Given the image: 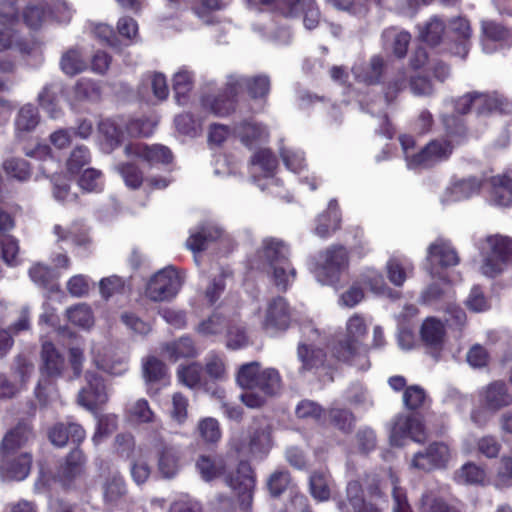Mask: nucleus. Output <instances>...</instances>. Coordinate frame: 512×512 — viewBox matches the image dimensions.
I'll return each mask as SVG.
<instances>
[{
  "mask_svg": "<svg viewBox=\"0 0 512 512\" xmlns=\"http://www.w3.org/2000/svg\"><path fill=\"white\" fill-rule=\"evenodd\" d=\"M366 334L367 325L364 318L359 314H354L346 323L344 339L339 340L333 346V356L359 370H367L370 367V361L367 357V347L363 343Z\"/></svg>",
  "mask_w": 512,
  "mask_h": 512,
  "instance_id": "f257e3e1",
  "label": "nucleus"
},
{
  "mask_svg": "<svg viewBox=\"0 0 512 512\" xmlns=\"http://www.w3.org/2000/svg\"><path fill=\"white\" fill-rule=\"evenodd\" d=\"M477 247L483 257L480 271L486 277H496L512 263V238L508 236L488 235Z\"/></svg>",
  "mask_w": 512,
  "mask_h": 512,
  "instance_id": "f03ea898",
  "label": "nucleus"
},
{
  "mask_svg": "<svg viewBox=\"0 0 512 512\" xmlns=\"http://www.w3.org/2000/svg\"><path fill=\"white\" fill-rule=\"evenodd\" d=\"M183 282L180 272L173 266H167L150 278L145 295L154 302L169 301L178 294Z\"/></svg>",
  "mask_w": 512,
  "mask_h": 512,
  "instance_id": "7ed1b4c3",
  "label": "nucleus"
},
{
  "mask_svg": "<svg viewBox=\"0 0 512 512\" xmlns=\"http://www.w3.org/2000/svg\"><path fill=\"white\" fill-rule=\"evenodd\" d=\"M348 267V253L342 246H332L321 255L314 274L318 282L324 285H335L341 274Z\"/></svg>",
  "mask_w": 512,
  "mask_h": 512,
  "instance_id": "20e7f679",
  "label": "nucleus"
},
{
  "mask_svg": "<svg viewBox=\"0 0 512 512\" xmlns=\"http://www.w3.org/2000/svg\"><path fill=\"white\" fill-rule=\"evenodd\" d=\"M66 367L65 358L51 342H44L41 349L40 371L42 376L36 388V395L39 399L45 396V390L50 385V379H57L62 376Z\"/></svg>",
  "mask_w": 512,
  "mask_h": 512,
  "instance_id": "39448f33",
  "label": "nucleus"
},
{
  "mask_svg": "<svg viewBox=\"0 0 512 512\" xmlns=\"http://www.w3.org/2000/svg\"><path fill=\"white\" fill-rule=\"evenodd\" d=\"M426 269L432 276H440L442 271L459 264L460 257L451 242L437 238L427 248Z\"/></svg>",
  "mask_w": 512,
  "mask_h": 512,
  "instance_id": "423d86ee",
  "label": "nucleus"
},
{
  "mask_svg": "<svg viewBox=\"0 0 512 512\" xmlns=\"http://www.w3.org/2000/svg\"><path fill=\"white\" fill-rule=\"evenodd\" d=\"M92 362L104 373L121 376L128 370V356L112 346L94 344L91 348Z\"/></svg>",
  "mask_w": 512,
  "mask_h": 512,
  "instance_id": "0eeeda50",
  "label": "nucleus"
},
{
  "mask_svg": "<svg viewBox=\"0 0 512 512\" xmlns=\"http://www.w3.org/2000/svg\"><path fill=\"white\" fill-rule=\"evenodd\" d=\"M292 310L284 297L272 298L266 306L262 327L269 333L285 331L290 326Z\"/></svg>",
  "mask_w": 512,
  "mask_h": 512,
  "instance_id": "6e6552de",
  "label": "nucleus"
},
{
  "mask_svg": "<svg viewBox=\"0 0 512 512\" xmlns=\"http://www.w3.org/2000/svg\"><path fill=\"white\" fill-rule=\"evenodd\" d=\"M407 438L419 443L426 439L424 424L416 415H399L395 419L390 434L391 443L402 446Z\"/></svg>",
  "mask_w": 512,
  "mask_h": 512,
  "instance_id": "1a4fd4ad",
  "label": "nucleus"
},
{
  "mask_svg": "<svg viewBox=\"0 0 512 512\" xmlns=\"http://www.w3.org/2000/svg\"><path fill=\"white\" fill-rule=\"evenodd\" d=\"M262 2L273 4L286 17H294L300 11H304V25L309 30L319 23V10L312 0H262Z\"/></svg>",
  "mask_w": 512,
  "mask_h": 512,
  "instance_id": "9d476101",
  "label": "nucleus"
},
{
  "mask_svg": "<svg viewBox=\"0 0 512 512\" xmlns=\"http://www.w3.org/2000/svg\"><path fill=\"white\" fill-rule=\"evenodd\" d=\"M86 385L78 393L77 402L82 407L93 410L108 401V392L101 376L92 371L85 373Z\"/></svg>",
  "mask_w": 512,
  "mask_h": 512,
  "instance_id": "9b49d317",
  "label": "nucleus"
},
{
  "mask_svg": "<svg viewBox=\"0 0 512 512\" xmlns=\"http://www.w3.org/2000/svg\"><path fill=\"white\" fill-rule=\"evenodd\" d=\"M452 146L444 140H432L409 160L410 169L429 168L448 159Z\"/></svg>",
  "mask_w": 512,
  "mask_h": 512,
  "instance_id": "f8f14e48",
  "label": "nucleus"
},
{
  "mask_svg": "<svg viewBox=\"0 0 512 512\" xmlns=\"http://www.w3.org/2000/svg\"><path fill=\"white\" fill-rule=\"evenodd\" d=\"M450 456V449L445 443L434 442L424 451L413 456L411 466L423 471L443 468L448 463Z\"/></svg>",
  "mask_w": 512,
  "mask_h": 512,
  "instance_id": "ddd939ff",
  "label": "nucleus"
},
{
  "mask_svg": "<svg viewBox=\"0 0 512 512\" xmlns=\"http://www.w3.org/2000/svg\"><path fill=\"white\" fill-rule=\"evenodd\" d=\"M231 487L238 492L240 512H252L255 477L248 463H240L237 476L231 479Z\"/></svg>",
  "mask_w": 512,
  "mask_h": 512,
  "instance_id": "4468645a",
  "label": "nucleus"
},
{
  "mask_svg": "<svg viewBox=\"0 0 512 512\" xmlns=\"http://www.w3.org/2000/svg\"><path fill=\"white\" fill-rule=\"evenodd\" d=\"M1 457L0 478L3 481H22L29 475L32 465L30 453H7L1 454Z\"/></svg>",
  "mask_w": 512,
  "mask_h": 512,
  "instance_id": "2eb2a0df",
  "label": "nucleus"
},
{
  "mask_svg": "<svg viewBox=\"0 0 512 512\" xmlns=\"http://www.w3.org/2000/svg\"><path fill=\"white\" fill-rule=\"evenodd\" d=\"M479 403L485 409L495 414L512 404V394L503 381H494L479 391Z\"/></svg>",
  "mask_w": 512,
  "mask_h": 512,
  "instance_id": "dca6fc26",
  "label": "nucleus"
},
{
  "mask_svg": "<svg viewBox=\"0 0 512 512\" xmlns=\"http://www.w3.org/2000/svg\"><path fill=\"white\" fill-rule=\"evenodd\" d=\"M482 47L486 53H492L497 47L512 45V29L493 20L481 21Z\"/></svg>",
  "mask_w": 512,
  "mask_h": 512,
  "instance_id": "f3484780",
  "label": "nucleus"
},
{
  "mask_svg": "<svg viewBox=\"0 0 512 512\" xmlns=\"http://www.w3.org/2000/svg\"><path fill=\"white\" fill-rule=\"evenodd\" d=\"M124 153L129 158H139L150 165L170 163L173 156L169 148L163 145H146L141 142L129 143L124 147Z\"/></svg>",
  "mask_w": 512,
  "mask_h": 512,
  "instance_id": "a211bd4d",
  "label": "nucleus"
},
{
  "mask_svg": "<svg viewBox=\"0 0 512 512\" xmlns=\"http://www.w3.org/2000/svg\"><path fill=\"white\" fill-rule=\"evenodd\" d=\"M272 447L271 431L264 417L253 419L248 430V450L251 454L264 457Z\"/></svg>",
  "mask_w": 512,
  "mask_h": 512,
  "instance_id": "6ab92c4d",
  "label": "nucleus"
},
{
  "mask_svg": "<svg viewBox=\"0 0 512 512\" xmlns=\"http://www.w3.org/2000/svg\"><path fill=\"white\" fill-rule=\"evenodd\" d=\"M489 201L496 206L512 205V173L505 172L492 176L486 181Z\"/></svg>",
  "mask_w": 512,
  "mask_h": 512,
  "instance_id": "aec40b11",
  "label": "nucleus"
},
{
  "mask_svg": "<svg viewBox=\"0 0 512 512\" xmlns=\"http://www.w3.org/2000/svg\"><path fill=\"white\" fill-rule=\"evenodd\" d=\"M445 335L444 323L435 317L426 318L420 327L421 341L435 358L443 348Z\"/></svg>",
  "mask_w": 512,
  "mask_h": 512,
  "instance_id": "412c9836",
  "label": "nucleus"
},
{
  "mask_svg": "<svg viewBox=\"0 0 512 512\" xmlns=\"http://www.w3.org/2000/svg\"><path fill=\"white\" fill-rule=\"evenodd\" d=\"M33 439L32 426L26 421H20L4 434L0 443V454L15 453Z\"/></svg>",
  "mask_w": 512,
  "mask_h": 512,
  "instance_id": "4be33fe9",
  "label": "nucleus"
},
{
  "mask_svg": "<svg viewBox=\"0 0 512 512\" xmlns=\"http://www.w3.org/2000/svg\"><path fill=\"white\" fill-rule=\"evenodd\" d=\"M157 471L163 479H173L180 470V453L178 449L163 441L156 447Z\"/></svg>",
  "mask_w": 512,
  "mask_h": 512,
  "instance_id": "5701e85b",
  "label": "nucleus"
},
{
  "mask_svg": "<svg viewBox=\"0 0 512 512\" xmlns=\"http://www.w3.org/2000/svg\"><path fill=\"white\" fill-rule=\"evenodd\" d=\"M244 86L253 98L265 97L270 90V80L268 76L265 75H259L253 78L234 75L229 76L228 87L231 89L232 93L238 94Z\"/></svg>",
  "mask_w": 512,
  "mask_h": 512,
  "instance_id": "b1692460",
  "label": "nucleus"
},
{
  "mask_svg": "<svg viewBox=\"0 0 512 512\" xmlns=\"http://www.w3.org/2000/svg\"><path fill=\"white\" fill-rule=\"evenodd\" d=\"M51 443L58 447H63L69 440L73 443H80L85 438V430L77 423H57L48 433Z\"/></svg>",
  "mask_w": 512,
  "mask_h": 512,
  "instance_id": "393cba45",
  "label": "nucleus"
},
{
  "mask_svg": "<svg viewBox=\"0 0 512 512\" xmlns=\"http://www.w3.org/2000/svg\"><path fill=\"white\" fill-rule=\"evenodd\" d=\"M221 235L222 230L218 226L211 223L203 224L196 231L191 232L186 241V247L193 253L201 252Z\"/></svg>",
  "mask_w": 512,
  "mask_h": 512,
  "instance_id": "a878e982",
  "label": "nucleus"
},
{
  "mask_svg": "<svg viewBox=\"0 0 512 512\" xmlns=\"http://www.w3.org/2000/svg\"><path fill=\"white\" fill-rule=\"evenodd\" d=\"M370 503L364 499L362 486L357 481H351L346 488L345 496L337 502L341 512H362Z\"/></svg>",
  "mask_w": 512,
  "mask_h": 512,
  "instance_id": "bb28decb",
  "label": "nucleus"
},
{
  "mask_svg": "<svg viewBox=\"0 0 512 512\" xmlns=\"http://www.w3.org/2000/svg\"><path fill=\"white\" fill-rule=\"evenodd\" d=\"M234 133L248 147L265 142L269 137V132L265 126L248 121L237 124L234 127Z\"/></svg>",
  "mask_w": 512,
  "mask_h": 512,
  "instance_id": "cd10ccee",
  "label": "nucleus"
},
{
  "mask_svg": "<svg viewBox=\"0 0 512 512\" xmlns=\"http://www.w3.org/2000/svg\"><path fill=\"white\" fill-rule=\"evenodd\" d=\"M162 353L169 360L176 362L181 358L196 357L198 350L189 336H182L175 341L165 343L162 346Z\"/></svg>",
  "mask_w": 512,
  "mask_h": 512,
  "instance_id": "c85d7f7f",
  "label": "nucleus"
},
{
  "mask_svg": "<svg viewBox=\"0 0 512 512\" xmlns=\"http://www.w3.org/2000/svg\"><path fill=\"white\" fill-rule=\"evenodd\" d=\"M482 182L476 177L461 179L452 183L446 190L443 201H459L467 199L480 191Z\"/></svg>",
  "mask_w": 512,
  "mask_h": 512,
  "instance_id": "c756f323",
  "label": "nucleus"
},
{
  "mask_svg": "<svg viewBox=\"0 0 512 512\" xmlns=\"http://www.w3.org/2000/svg\"><path fill=\"white\" fill-rule=\"evenodd\" d=\"M410 40V33L398 31L393 27L385 29L382 33L383 46L386 49H391L397 58L406 56Z\"/></svg>",
  "mask_w": 512,
  "mask_h": 512,
  "instance_id": "7c9ffc66",
  "label": "nucleus"
},
{
  "mask_svg": "<svg viewBox=\"0 0 512 512\" xmlns=\"http://www.w3.org/2000/svg\"><path fill=\"white\" fill-rule=\"evenodd\" d=\"M236 95L231 92L227 83L225 94L215 97L205 96L202 98V105L216 116H226L235 109L234 97Z\"/></svg>",
  "mask_w": 512,
  "mask_h": 512,
  "instance_id": "2f4dec72",
  "label": "nucleus"
},
{
  "mask_svg": "<svg viewBox=\"0 0 512 512\" xmlns=\"http://www.w3.org/2000/svg\"><path fill=\"white\" fill-rule=\"evenodd\" d=\"M340 214L338 205L335 200L329 202L327 211L322 213L317 218L315 227V234L321 238L328 237L332 232H335L340 227Z\"/></svg>",
  "mask_w": 512,
  "mask_h": 512,
  "instance_id": "473e14b6",
  "label": "nucleus"
},
{
  "mask_svg": "<svg viewBox=\"0 0 512 512\" xmlns=\"http://www.w3.org/2000/svg\"><path fill=\"white\" fill-rule=\"evenodd\" d=\"M268 274L274 286L280 291H286L294 282L296 270L291 265L289 259L281 262H275L269 266Z\"/></svg>",
  "mask_w": 512,
  "mask_h": 512,
  "instance_id": "72a5a7b5",
  "label": "nucleus"
},
{
  "mask_svg": "<svg viewBox=\"0 0 512 512\" xmlns=\"http://www.w3.org/2000/svg\"><path fill=\"white\" fill-rule=\"evenodd\" d=\"M195 466L204 481L218 478L225 471V462L221 456L217 455H200Z\"/></svg>",
  "mask_w": 512,
  "mask_h": 512,
  "instance_id": "f704fd0d",
  "label": "nucleus"
},
{
  "mask_svg": "<svg viewBox=\"0 0 512 512\" xmlns=\"http://www.w3.org/2000/svg\"><path fill=\"white\" fill-rule=\"evenodd\" d=\"M384 68L382 57L375 55L370 59L366 66L355 65L352 68L355 77L366 84H376L379 82Z\"/></svg>",
  "mask_w": 512,
  "mask_h": 512,
  "instance_id": "c9c22d12",
  "label": "nucleus"
},
{
  "mask_svg": "<svg viewBox=\"0 0 512 512\" xmlns=\"http://www.w3.org/2000/svg\"><path fill=\"white\" fill-rule=\"evenodd\" d=\"M53 234L57 243H71L80 247H85L90 243L88 235L84 231H80L76 223L70 227L56 224L53 227Z\"/></svg>",
  "mask_w": 512,
  "mask_h": 512,
  "instance_id": "e433bc0d",
  "label": "nucleus"
},
{
  "mask_svg": "<svg viewBox=\"0 0 512 512\" xmlns=\"http://www.w3.org/2000/svg\"><path fill=\"white\" fill-rule=\"evenodd\" d=\"M59 91L60 87L58 85L48 84L44 86L37 97L40 107L53 119H57L62 115V110L59 107Z\"/></svg>",
  "mask_w": 512,
  "mask_h": 512,
  "instance_id": "4c0bfd02",
  "label": "nucleus"
},
{
  "mask_svg": "<svg viewBox=\"0 0 512 512\" xmlns=\"http://www.w3.org/2000/svg\"><path fill=\"white\" fill-rule=\"evenodd\" d=\"M85 458L80 449L72 450L61 466L59 476L64 483H69L83 473Z\"/></svg>",
  "mask_w": 512,
  "mask_h": 512,
  "instance_id": "58836bf2",
  "label": "nucleus"
},
{
  "mask_svg": "<svg viewBox=\"0 0 512 512\" xmlns=\"http://www.w3.org/2000/svg\"><path fill=\"white\" fill-rule=\"evenodd\" d=\"M451 31L461 39V43L456 45L454 53L465 58L469 52V40L472 36L470 22L464 17H455L449 23Z\"/></svg>",
  "mask_w": 512,
  "mask_h": 512,
  "instance_id": "ea45409f",
  "label": "nucleus"
},
{
  "mask_svg": "<svg viewBox=\"0 0 512 512\" xmlns=\"http://www.w3.org/2000/svg\"><path fill=\"white\" fill-rule=\"evenodd\" d=\"M39 122L40 115L37 108L32 104H25L19 109L15 118L16 133L18 135L30 133L38 126Z\"/></svg>",
  "mask_w": 512,
  "mask_h": 512,
  "instance_id": "a19ab883",
  "label": "nucleus"
},
{
  "mask_svg": "<svg viewBox=\"0 0 512 512\" xmlns=\"http://www.w3.org/2000/svg\"><path fill=\"white\" fill-rule=\"evenodd\" d=\"M102 489L104 501L108 505H115L126 494L124 479L118 472H113L106 478Z\"/></svg>",
  "mask_w": 512,
  "mask_h": 512,
  "instance_id": "79ce46f5",
  "label": "nucleus"
},
{
  "mask_svg": "<svg viewBox=\"0 0 512 512\" xmlns=\"http://www.w3.org/2000/svg\"><path fill=\"white\" fill-rule=\"evenodd\" d=\"M178 381L189 389H198L204 385L203 367L198 362L180 365L177 369Z\"/></svg>",
  "mask_w": 512,
  "mask_h": 512,
  "instance_id": "37998d69",
  "label": "nucleus"
},
{
  "mask_svg": "<svg viewBox=\"0 0 512 512\" xmlns=\"http://www.w3.org/2000/svg\"><path fill=\"white\" fill-rule=\"evenodd\" d=\"M277 159L269 149H260L251 158V172L255 177L256 173L264 177H271L277 167Z\"/></svg>",
  "mask_w": 512,
  "mask_h": 512,
  "instance_id": "c03bdc74",
  "label": "nucleus"
},
{
  "mask_svg": "<svg viewBox=\"0 0 512 512\" xmlns=\"http://www.w3.org/2000/svg\"><path fill=\"white\" fill-rule=\"evenodd\" d=\"M387 277L395 286H402L413 273V265L399 258H390L386 265Z\"/></svg>",
  "mask_w": 512,
  "mask_h": 512,
  "instance_id": "a18cd8bd",
  "label": "nucleus"
},
{
  "mask_svg": "<svg viewBox=\"0 0 512 512\" xmlns=\"http://www.w3.org/2000/svg\"><path fill=\"white\" fill-rule=\"evenodd\" d=\"M60 67L65 74L74 76L86 70L87 62L79 49L70 48L63 53L60 60Z\"/></svg>",
  "mask_w": 512,
  "mask_h": 512,
  "instance_id": "49530a36",
  "label": "nucleus"
},
{
  "mask_svg": "<svg viewBox=\"0 0 512 512\" xmlns=\"http://www.w3.org/2000/svg\"><path fill=\"white\" fill-rule=\"evenodd\" d=\"M263 256L269 266L275 262L288 260L289 249L284 241L277 238H267L263 241Z\"/></svg>",
  "mask_w": 512,
  "mask_h": 512,
  "instance_id": "de8ad7c7",
  "label": "nucleus"
},
{
  "mask_svg": "<svg viewBox=\"0 0 512 512\" xmlns=\"http://www.w3.org/2000/svg\"><path fill=\"white\" fill-rule=\"evenodd\" d=\"M509 104L498 97L496 94L489 95L474 92V110L478 115H483L492 111H506Z\"/></svg>",
  "mask_w": 512,
  "mask_h": 512,
  "instance_id": "09e8293b",
  "label": "nucleus"
},
{
  "mask_svg": "<svg viewBox=\"0 0 512 512\" xmlns=\"http://www.w3.org/2000/svg\"><path fill=\"white\" fill-rule=\"evenodd\" d=\"M282 386L279 372L274 368L262 369L259 382L255 389L260 390L265 396L276 395Z\"/></svg>",
  "mask_w": 512,
  "mask_h": 512,
  "instance_id": "8fccbe9b",
  "label": "nucleus"
},
{
  "mask_svg": "<svg viewBox=\"0 0 512 512\" xmlns=\"http://www.w3.org/2000/svg\"><path fill=\"white\" fill-rule=\"evenodd\" d=\"M261 366L258 362H251L242 365L237 373L236 381L243 389H255L261 376Z\"/></svg>",
  "mask_w": 512,
  "mask_h": 512,
  "instance_id": "3c124183",
  "label": "nucleus"
},
{
  "mask_svg": "<svg viewBox=\"0 0 512 512\" xmlns=\"http://www.w3.org/2000/svg\"><path fill=\"white\" fill-rule=\"evenodd\" d=\"M298 358L302 362V368L311 370L324 364L325 353L320 348H313L304 343L298 346Z\"/></svg>",
  "mask_w": 512,
  "mask_h": 512,
  "instance_id": "603ef678",
  "label": "nucleus"
},
{
  "mask_svg": "<svg viewBox=\"0 0 512 512\" xmlns=\"http://www.w3.org/2000/svg\"><path fill=\"white\" fill-rule=\"evenodd\" d=\"M444 31V22L438 17H433L420 29V38L427 44L436 46L441 42Z\"/></svg>",
  "mask_w": 512,
  "mask_h": 512,
  "instance_id": "864d4df0",
  "label": "nucleus"
},
{
  "mask_svg": "<svg viewBox=\"0 0 512 512\" xmlns=\"http://www.w3.org/2000/svg\"><path fill=\"white\" fill-rule=\"evenodd\" d=\"M204 370L213 381H224L227 378L225 360L221 355L209 353L204 359Z\"/></svg>",
  "mask_w": 512,
  "mask_h": 512,
  "instance_id": "5fc2aeb1",
  "label": "nucleus"
},
{
  "mask_svg": "<svg viewBox=\"0 0 512 512\" xmlns=\"http://www.w3.org/2000/svg\"><path fill=\"white\" fill-rule=\"evenodd\" d=\"M3 169L10 177L24 182L31 177L29 162L22 158H9L3 162Z\"/></svg>",
  "mask_w": 512,
  "mask_h": 512,
  "instance_id": "6e6d98bb",
  "label": "nucleus"
},
{
  "mask_svg": "<svg viewBox=\"0 0 512 512\" xmlns=\"http://www.w3.org/2000/svg\"><path fill=\"white\" fill-rule=\"evenodd\" d=\"M419 512H462L456 506L448 505L444 500L436 497L431 492L424 493L421 497Z\"/></svg>",
  "mask_w": 512,
  "mask_h": 512,
  "instance_id": "4d7b16f0",
  "label": "nucleus"
},
{
  "mask_svg": "<svg viewBox=\"0 0 512 512\" xmlns=\"http://www.w3.org/2000/svg\"><path fill=\"white\" fill-rule=\"evenodd\" d=\"M67 316L71 323L85 329H89L94 324L92 310L87 304H78L69 308Z\"/></svg>",
  "mask_w": 512,
  "mask_h": 512,
  "instance_id": "13d9d810",
  "label": "nucleus"
},
{
  "mask_svg": "<svg viewBox=\"0 0 512 512\" xmlns=\"http://www.w3.org/2000/svg\"><path fill=\"white\" fill-rule=\"evenodd\" d=\"M193 85L192 74L188 70L181 69L175 73L173 78V89L179 104H184L186 95L191 91Z\"/></svg>",
  "mask_w": 512,
  "mask_h": 512,
  "instance_id": "bf43d9fd",
  "label": "nucleus"
},
{
  "mask_svg": "<svg viewBox=\"0 0 512 512\" xmlns=\"http://www.w3.org/2000/svg\"><path fill=\"white\" fill-rule=\"evenodd\" d=\"M248 343L249 338L243 324L232 322L227 326V348L237 350L247 346Z\"/></svg>",
  "mask_w": 512,
  "mask_h": 512,
  "instance_id": "052dcab7",
  "label": "nucleus"
},
{
  "mask_svg": "<svg viewBox=\"0 0 512 512\" xmlns=\"http://www.w3.org/2000/svg\"><path fill=\"white\" fill-rule=\"evenodd\" d=\"M167 374L166 365L154 356L143 361V376L147 382H158Z\"/></svg>",
  "mask_w": 512,
  "mask_h": 512,
  "instance_id": "680f3d73",
  "label": "nucleus"
},
{
  "mask_svg": "<svg viewBox=\"0 0 512 512\" xmlns=\"http://www.w3.org/2000/svg\"><path fill=\"white\" fill-rule=\"evenodd\" d=\"M116 171L131 189H138L143 183V173L133 163H120L116 166Z\"/></svg>",
  "mask_w": 512,
  "mask_h": 512,
  "instance_id": "e2e57ef3",
  "label": "nucleus"
},
{
  "mask_svg": "<svg viewBox=\"0 0 512 512\" xmlns=\"http://www.w3.org/2000/svg\"><path fill=\"white\" fill-rule=\"evenodd\" d=\"M310 491L315 499L319 501L327 500L330 497L327 474L324 472L313 473L310 476Z\"/></svg>",
  "mask_w": 512,
  "mask_h": 512,
  "instance_id": "0e129e2a",
  "label": "nucleus"
},
{
  "mask_svg": "<svg viewBox=\"0 0 512 512\" xmlns=\"http://www.w3.org/2000/svg\"><path fill=\"white\" fill-rule=\"evenodd\" d=\"M456 479L464 484H479L485 479L483 469L473 463H467L461 467L456 473Z\"/></svg>",
  "mask_w": 512,
  "mask_h": 512,
  "instance_id": "69168bd1",
  "label": "nucleus"
},
{
  "mask_svg": "<svg viewBox=\"0 0 512 512\" xmlns=\"http://www.w3.org/2000/svg\"><path fill=\"white\" fill-rule=\"evenodd\" d=\"M129 416L139 423H150L155 419V414L151 410L146 399H138L128 408Z\"/></svg>",
  "mask_w": 512,
  "mask_h": 512,
  "instance_id": "338daca9",
  "label": "nucleus"
},
{
  "mask_svg": "<svg viewBox=\"0 0 512 512\" xmlns=\"http://www.w3.org/2000/svg\"><path fill=\"white\" fill-rule=\"evenodd\" d=\"M197 429L205 442L214 443L221 437L219 423L215 418L207 417L200 420Z\"/></svg>",
  "mask_w": 512,
  "mask_h": 512,
  "instance_id": "774afa93",
  "label": "nucleus"
}]
</instances>
